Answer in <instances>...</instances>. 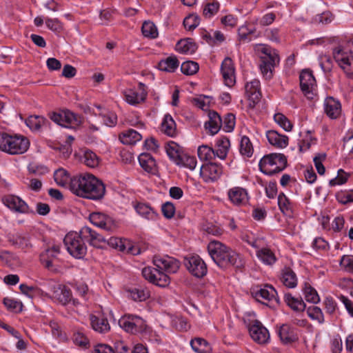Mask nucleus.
<instances>
[{
  "label": "nucleus",
  "mask_w": 353,
  "mask_h": 353,
  "mask_svg": "<svg viewBox=\"0 0 353 353\" xmlns=\"http://www.w3.org/2000/svg\"><path fill=\"white\" fill-rule=\"evenodd\" d=\"M235 125V117L233 114L229 113L224 117L223 128L225 132H232Z\"/></svg>",
  "instance_id": "62"
},
{
  "label": "nucleus",
  "mask_w": 353,
  "mask_h": 353,
  "mask_svg": "<svg viewBox=\"0 0 353 353\" xmlns=\"http://www.w3.org/2000/svg\"><path fill=\"white\" fill-rule=\"evenodd\" d=\"M219 3L218 1H213L212 3H208L204 6L203 14L206 18H211L214 15L219 9Z\"/></svg>",
  "instance_id": "58"
},
{
  "label": "nucleus",
  "mask_w": 353,
  "mask_h": 353,
  "mask_svg": "<svg viewBox=\"0 0 353 353\" xmlns=\"http://www.w3.org/2000/svg\"><path fill=\"white\" fill-rule=\"evenodd\" d=\"M260 170L272 176L283 171L287 166V158L283 154L272 153L264 156L259 163Z\"/></svg>",
  "instance_id": "5"
},
{
  "label": "nucleus",
  "mask_w": 353,
  "mask_h": 353,
  "mask_svg": "<svg viewBox=\"0 0 353 353\" xmlns=\"http://www.w3.org/2000/svg\"><path fill=\"white\" fill-rule=\"evenodd\" d=\"M276 295V291L270 285H266L264 288H261L255 293V297L259 301H261V299H263L267 301L275 300L278 302Z\"/></svg>",
  "instance_id": "31"
},
{
  "label": "nucleus",
  "mask_w": 353,
  "mask_h": 353,
  "mask_svg": "<svg viewBox=\"0 0 353 353\" xmlns=\"http://www.w3.org/2000/svg\"><path fill=\"white\" fill-rule=\"evenodd\" d=\"M179 62L175 56H170L159 62V70L168 72H174L179 67Z\"/></svg>",
  "instance_id": "32"
},
{
  "label": "nucleus",
  "mask_w": 353,
  "mask_h": 353,
  "mask_svg": "<svg viewBox=\"0 0 353 353\" xmlns=\"http://www.w3.org/2000/svg\"><path fill=\"white\" fill-rule=\"evenodd\" d=\"M121 141L125 145H133L142 139V136L136 130L130 129L119 136Z\"/></svg>",
  "instance_id": "34"
},
{
  "label": "nucleus",
  "mask_w": 353,
  "mask_h": 353,
  "mask_svg": "<svg viewBox=\"0 0 353 353\" xmlns=\"http://www.w3.org/2000/svg\"><path fill=\"white\" fill-rule=\"evenodd\" d=\"M103 119V122L106 126L112 127L117 124V117L115 113L108 112L105 114H100Z\"/></svg>",
  "instance_id": "61"
},
{
  "label": "nucleus",
  "mask_w": 353,
  "mask_h": 353,
  "mask_svg": "<svg viewBox=\"0 0 353 353\" xmlns=\"http://www.w3.org/2000/svg\"><path fill=\"white\" fill-rule=\"evenodd\" d=\"M191 347L197 353H209L210 348L208 343L203 339L196 338L191 341Z\"/></svg>",
  "instance_id": "43"
},
{
  "label": "nucleus",
  "mask_w": 353,
  "mask_h": 353,
  "mask_svg": "<svg viewBox=\"0 0 353 353\" xmlns=\"http://www.w3.org/2000/svg\"><path fill=\"white\" fill-rule=\"evenodd\" d=\"M46 119L41 116H30L25 121L26 125L32 130H40Z\"/></svg>",
  "instance_id": "45"
},
{
  "label": "nucleus",
  "mask_w": 353,
  "mask_h": 353,
  "mask_svg": "<svg viewBox=\"0 0 353 353\" xmlns=\"http://www.w3.org/2000/svg\"><path fill=\"white\" fill-rule=\"evenodd\" d=\"M278 205L280 210L284 214L291 216L292 214V205L283 193H280L278 196Z\"/></svg>",
  "instance_id": "42"
},
{
  "label": "nucleus",
  "mask_w": 353,
  "mask_h": 353,
  "mask_svg": "<svg viewBox=\"0 0 353 353\" xmlns=\"http://www.w3.org/2000/svg\"><path fill=\"white\" fill-rule=\"evenodd\" d=\"M256 256L266 265H271L276 261L274 254L268 248L259 250L256 252Z\"/></svg>",
  "instance_id": "41"
},
{
  "label": "nucleus",
  "mask_w": 353,
  "mask_h": 353,
  "mask_svg": "<svg viewBox=\"0 0 353 353\" xmlns=\"http://www.w3.org/2000/svg\"><path fill=\"white\" fill-rule=\"evenodd\" d=\"M184 265L188 271L197 278L206 275L208 268L204 261L199 255H193L184 258Z\"/></svg>",
  "instance_id": "9"
},
{
  "label": "nucleus",
  "mask_w": 353,
  "mask_h": 353,
  "mask_svg": "<svg viewBox=\"0 0 353 353\" xmlns=\"http://www.w3.org/2000/svg\"><path fill=\"white\" fill-rule=\"evenodd\" d=\"M268 142L278 148H284L288 144V137L286 135L279 134L275 130H268L266 133Z\"/></svg>",
  "instance_id": "25"
},
{
  "label": "nucleus",
  "mask_w": 353,
  "mask_h": 353,
  "mask_svg": "<svg viewBox=\"0 0 353 353\" xmlns=\"http://www.w3.org/2000/svg\"><path fill=\"white\" fill-rule=\"evenodd\" d=\"M245 88L248 99L252 102L253 104L257 103L261 97L260 81L257 79H254L248 83Z\"/></svg>",
  "instance_id": "23"
},
{
  "label": "nucleus",
  "mask_w": 353,
  "mask_h": 353,
  "mask_svg": "<svg viewBox=\"0 0 353 353\" xmlns=\"http://www.w3.org/2000/svg\"><path fill=\"white\" fill-rule=\"evenodd\" d=\"M70 189L79 196L92 200L102 199L105 192L103 182L92 174L74 176L70 180Z\"/></svg>",
  "instance_id": "1"
},
{
  "label": "nucleus",
  "mask_w": 353,
  "mask_h": 353,
  "mask_svg": "<svg viewBox=\"0 0 353 353\" xmlns=\"http://www.w3.org/2000/svg\"><path fill=\"white\" fill-rule=\"evenodd\" d=\"M307 313L310 318L316 320L319 323L324 322L323 314L320 307L314 305L309 307Z\"/></svg>",
  "instance_id": "57"
},
{
  "label": "nucleus",
  "mask_w": 353,
  "mask_h": 353,
  "mask_svg": "<svg viewBox=\"0 0 353 353\" xmlns=\"http://www.w3.org/2000/svg\"><path fill=\"white\" fill-rule=\"evenodd\" d=\"M49 118L58 125L69 128H74L82 123L81 117L68 110H61L48 114Z\"/></svg>",
  "instance_id": "8"
},
{
  "label": "nucleus",
  "mask_w": 353,
  "mask_h": 353,
  "mask_svg": "<svg viewBox=\"0 0 353 353\" xmlns=\"http://www.w3.org/2000/svg\"><path fill=\"white\" fill-rule=\"evenodd\" d=\"M249 332L252 339L259 344L266 343L270 339L268 330L258 320L250 325Z\"/></svg>",
  "instance_id": "16"
},
{
  "label": "nucleus",
  "mask_w": 353,
  "mask_h": 353,
  "mask_svg": "<svg viewBox=\"0 0 353 353\" xmlns=\"http://www.w3.org/2000/svg\"><path fill=\"white\" fill-rule=\"evenodd\" d=\"M8 241L17 248L25 251L32 247L29 237L21 234H16L9 236Z\"/></svg>",
  "instance_id": "28"
},
{
  "label": "nucleus",
  "mask_w": 353,
  "mask_h": 353,
  "mask_svg": "<svg viewBox=\"0 0 353 353\" xmlns=\"http://www.w3.org/2000/svg\"><path fill=\"white\" fill-rule=\"evenodd\" d=\"M154 265L159 270L167 273H176L180 267V263L176 259L165 256L155 255L153 259Z\"/></svg>",
  "instance_id": "12"
},
{
  "label": "nucleus",
  "mask_w": 353,
  "mask_h": 353,
  "mask_svg": "<svg viewBox=\"0 0 353 353\" xmlns=\"http://www.w3.org/2000/svg\"><path fill=\"white\" fill-rule=\"evenodd\" d=\"M143 34L149 38L154 39L158 36V31L156 26L151 21H145L141 28Z\"/></svg>",
  "instance_id": "48"
},
{
  "label": "nucleus",
  "mask_w": 353,
  "mask_h": 353,
  "mask_svg": "<svg viewBox=\"0 0 353 353\" xmlns=\"http://www.w3.org/2000/svg\"><path fill=\"white\" fill-rule=\"evenodd\" d=\"M281 281L285 286L289 288H294L297 285L296 275L289 267H285L282 270Z\"/></svg>",
  "instance_id": "30"
},
{
  "label": "nucleus",
  "mask_w": 353,
  "mask_h": 353,
  "mask_svg": "<svg viewBox=\"0 0 353 353\" xmlns=\"http://www.w3.org/2000/svg\"><path fill=\"white\" fill-rule=\"evenodd\" d=\"M197 154L201 161L209 163L216 157L214 150L207 145L199 146L197 150Z\"/></svg>",
  "instance_id": "37"
},
{
  "label": "nucleus",
  "mask_w": 353,
  "mask_h": 353,
  "mask_svg": "<svg viewBox=\"0 0 353 353\" xmlns=\"http://www.w3.org/2000/svg\"><path fill=\"white\" fill-rule=\"evenodd\" d=\"M199 64L192 61L183 62L181 65V71L186 75H192L199 70Z\"/></svg>",
  "instance_id": "52"
},
{
  "label": "nucleus",
  "mask_w": 353,
  "mask_h": 353,
  "mask_svg": "<svg viewBox=\"0 0 353 353\" xmlns=\"http://www.w3.org/2000/svg\"><path fill=\"white\" fill-rule=\"evenodd\" d=\"M176 164L178 165L184 166L190 170H194L196 165V160L194 157L182 154L179 161H178Z\"/></svg>",
  "instance_id": "53"
},
{
  "label": "nucleus",
  "mask_w": 353,
  "mask_h": 353,
  "mask_svg": "<svg viewBox=\"0 0 353 353\" xmlns=\"http://www.w3.org/2000/svg\"><path fill=\"white\" fill-rule=\"evenodd\" d=\"M350 174L345 172L343 170L340 169L338 171V175L330 181V185L334 186L336 185H342L347 182Z\"/></svg>",
  "instance_id": "60"
},
{
  "label": "nucleus",
  "mask_w": 353,
  "mask_h": 353,
  "mask_svg": "<svg viewBox=\"0 0 353 353\" xmlns=\"http://www.w3.org/2000/svg\"><path fill=\"white\" fill-rule=\"evenodd\" d=\"M208 253L213 261L221 268L231 266L241 270L245 261L241 254L218 241H211L208 245Z\"/></svg>",
  "instance_id": "2"
},
{
  "label": "nucleus",
  "mask_w": 353,
  "mask_h": 353,
  "mask_svg": "<svg viewBox=\"0 0 353 353\" xmlns=\"http://www.w3.org/2000/svg\"><path fill=\"white\" fill-rule=\"evenodd\" d=\"M337 201L343 204L353 202V190L350 192H341L336 194Z\"/></svg>",
  "instance_id": "64"
},
{
  "label": "nucleus",
  "mask_w": 353,
  "mask_h": 353,
  "mask_svg": "<svg viewBox=\"0 0 353 353\" xmlns=\"http://www.w3.org/2000/svg\"><path fill=\"white\" fill-rule=\"evenodd\" d=\"M222 167L216 163H208L200 169V174L205 182L215 181L222 174Z\"/></svg>",
  "instance_id": "18"
},
{
  "label": "nucleus",
  "mask_w": 353,
  "mask_h": 353,
  "mask_svg": "<svg viewBox=\"0 0 353 353\" xmlns=\"http://www.w3.org/2000/svg\"><path fill=\"white\" fill-rule=\"evenodd\" d=\"M89 219L93 225L107 231H113L117 228V224L112 217L101 212L91 213Z\"/></svg>",
  "instance_id": "17"
},
{
  "label": "nucleus",
  "mask_w": 353,
  "mask_h": 353,
  "mask_svg": "<svg viewBox=\"0 0 353 353\" xmlns=\"http://www.w3.org/2000/svg\"><path fill=\"white\" fill-rule=\"evenodd\" d=\"M300 86L302 92L307 98H312L313 90L316 86V79L312 71L305 70L300 74Z\"/></svg>",
  "instance_id": "19"
},
{
  "label": "nucleus",
  "mask_w": 353,
  "mask_h": 353,
  "mask_svg": "<svg viewBox=\"0 0 353 353\" xmlns=\"http://www.w3.org/2000/svg\"><path fill=\"white\" fill-rule=\"evenodd\" d=\"M130 292L132 299L136 301H143L150 296V292L142 288H134Z\"/></svg>",
  "instance_id": "54"
},
{
  "label": "nucleus",
  "mask_w": 353,
  "mask_h": 353,
  "mask_svg": "<svg viewBox=\"0 0 353 353\" xmlns=\"http://www.w3.org/2000/svg\"><path fill=\"white\" fill-rule=\"evenodd\" d=\"M48 294L54 301L65 305L70 303H72L76 305L79 302L72 298V292L66 285L59 284L54 281L50 280L47 282Z\"/></svg>",
  "instance_id": "6"
},
{
  "label": "nucleus",
  "mask_w": 353,
  "mask_h": 353,
  "mask_svg": "<svg viewBox=\"0 0 353 353\" xmlns=\"http://www.w3.org/2000/svg\"><path fill=\"white\" fill-rule=\"evenodd\" d=\"M79 234L83 241L88 242L91 246L97 248H103L106 245L105 239L90 227H83L80 230Z\"/></svg>",
  "instance_id": "14"
},
{
  "label": "nucleus",
  "mask_w": 353,
  "mask_h": 353,
  "mask_svg": "<svg viewBox=\"0 0 353 353\" xmlns=\"http://www.w3.org/2000/svg\"><path fill=\"white\" fill-rule=\"evenodd\" d=\"M257 50L261 53L259 65L261 73L266 79H271L275 66L279 63V56L276 50L266 45L260 44Z\"/></svg>",
  "instance_id": "4"
},
{
  "label": "nucleus",
  "mask_w": 353,
  "mask_h": 353,
  "mask_svg": "<svg viewBox=\"0 0 353 353\" xmlns=\"http://www.w3.org/2000/svg\"><path fill=\"white\" fill-rule=\"evenodd\" d=\"M54 179L55 182L60 186H65L72 179L67 171L63 168H59L54 172Z\"/></svg>",
  "instance_id": "47"
},
{
  "label": "nucleus",
  "mask_w": 353,
  "mask_h": 353,
  "mask_svg": "<svg viewBox=\"0 0 353 353\" xmlns=\"http://www.w3.org/2000/svg\"><path fill=\"white\" fill-rule=\"evenodd\" d=\"M176 50L181 53L193 54L197 49L195 43L192 39H185L179 41L176 45Z\"/></svg>",
  "instance_id": "35"
},
{
  "label": "nucleus",
  "mask_w": 353,
  "mask_h": 353,
  "mask_svg": "<svg viewBox=\"0 0 353 353\" xmlns=\"http://www.w3.org/2000/svg\"><path fill=\"white\" fill-rule=\"evenodd\" d=\"M304 294L305 298L308 302L317 303L320 301L316 291L307 283L305 284Z\"/></svg>",
  "instance_id": "55"
},
{
  "label": "nucleus",
  "mask_w": 353,
  "mask_h": 353,
  "mask_svg": "<svg viewBox=\"0 0 353 353\" xmlns=\"http://www.w3.org/2000/svg\"><path fill=\"white\" fill-rule=\"evenodd\" d=\"M141 167L147 172L155 174L157 171L156 161L149 153H142L139 156Z\"/></svg>",
  "instance_id": "26"
},
{
  "label": "nucleus",
  "mask_w": 353,
  "mask_h": 353,
  "mask_svg": "<svg viewBox=\"0 0 353 353\" xmlns=\"http://www.w3.org/2000/svg\"><path fill=\"white\" fill-rule=\"evenodd\" d=\"M285 301L294 311L303 312L305 309V304L303 301L294 298L291 294L285 295Z\"/></svg>",
  "instance_id": "40"
},
{
  "label": "nucleus",
  "mask_w": 353,
  "mask_h": 353,
  "mask_svg": "<svg viewBox=\"0 0 353 353\" xmlns=\"http://www.w3.org/2000/svg\"><path fill=\"white\" fill-rule=\"evenodd\" d=\"M216 145L218 149L214 150L216 156L220 159H225L230 145V140L227 137H223L217 141Z\"/></svg>",
  "instance_id": "39"
},
{
  "label": "nucleus",
  "mask_w": 353,
  "mask_h": 353,
  "mask_svg": "<svg viewBox=\"0 0 353 353\" xmlns=\"http://www.w3.org/2000/svg\"><path fill=\"white\" fill-rule=\"evenodd\" d=\"M200 23V18L198 15L192 14L186 17L183 20V26L188 30H193Z\"/></svg>",
  "instance_id": "56"
},
{
  "label": "nucleus",
  "mask_w": 353,
  "mask_h": 353,
  "mask_svg": "<svg viewBox=\"0 0 353 353\" xmlns=\"http://www.w3.org/2000/svg\"><path fill=\"white\" fill-rule=\"evenodd\" d=\"M136 212L143 218L148 220H154L157 217L156 212L148 205L139 203L134 206Z\"/></svg>",
  "instance_id": "33"
},
{
  "label": "nucleus",
  "mask_w": 353,
  "mask_h": 353,
  "mask_svg": "<svg viewBox=\"0 0 353 353\" xmlns=\"http://www.w3.org/2000/svg\"><path fill=\"white\" fill-rule=\"evenodd\" d=\"M253 146L250 139L243 136L240 143V152L242 155L250 157L253 154Z\"/></svg>",
  "instance_id": "49"
},
{
  "label": "nucleus",
  "mask_w": 353,
  "mask_h": 353,
  "mask_svg": "<svg viewBox=\"0 0 353 353\" xmlns=\"http://www.w3.org/2000/svg\"><path fill=\"white\" fill-rule=\"evenodd\" d=\"M324 110L330 118L336 119L341 112V103L332 97H327L324 102Z\"/></svg>",
  "instance_id": "22"
},
{
  "label": "nucleus",
  "mask_w": 353,
  "mask_h": 353,
  "mask_svg": "<svg viewBox=\"0 0 353 353\" xmlns=\"http://www.w3.org/2000/svg\"><path fill=\"white\" fill-rule=\"evenodd\" d=\"M334 60L349 77L353 76V57L348 54L341 47L333 50Z\"/></svg>",
  "instance_id": "13"
},
{
  "label": "nucleus",
  "mask_w": 353,
  "mask_h": 353,
  "mask_svg": "<svg viewBox=\"0 0 353 353\" xmlns=\"http://www.w3.org/2000/svg\"><path fill=\"white\" fill-rule=\"evenodd\" d=\"M221 71L225 85L231 88L235 84L234 67L232 60L226 57L222 62Z\"/></svg>",
  "instance_id": "21"
},
{
  "label": "nucleus",
  "mask_w": 353,
  "mask_h": 353,
  "mask_svg": "<svg viewBox=\"0 0 353 353\" xmlns=\"http://www.w3.org/2000/svg\"><path fill=\"white\" fill-rule=\"evenodd\" d=\"M161 131L166 135L174 137L176 135V125L172 116L167 114L164 116L161 125Z\"/></svg>",
  "instance_id": "29"
},
{
  "label": "nucleus",
  "mask_w": 353,
  "mask_h": 353,
  "mask_svg": "<svg viewBox=\"0 0 353 353\" xmlns=\"http://www.w3.org/2000/svg\"><path fill=\"white\" fill-rule=\"evenodd\" d=\"M340 265L345 268V270L353 274V256L344 255L342 256Z\"/></svg>",
  "instance_id": "63"
},
{
  "label": "nucleus",
  "mask_w": 353,
  "mask_h": 353,
  "mask_svg": "<svg viewBox=\"0 0 353 353\" xmlns=\"http://www.w3.org/2000/svg\"><path fill=\"white\" fill-rule=\"evenodd\" d=\"M208 116L209 120L205 122V128L210 134L214 135L219 131L222 125V120L219 114L214 111L210 112Z\"/></svg>",
  "instance_id": "27"
},
{
  "label": "nucleus",
  "mask_w": 353,
  "mask_h": 353,
  "mask_svg": "<svg viewBox=\"0 0 353 353\" xmlns=\"http://www.w3.org/2000/svg\"><path fill=\"white\" fill-rule=\"evenodd\" d=\"M142 275L146 280L159 287L164 288L170 283V277L157 268L145 267L142 270Z\"/></svg>",
  "instance_id": "11"
},
{
  "label": "nucleus",
  "mask_w": 353,
  "mask_h": 353,
  "mask_svg": "<svg viewBox=\"0 0 353 353\" xmlns=\"http://www.w3.org/2000/svg\"><path fill=\"white\" fill-rule=\"evenodd\" d=\"M30 146L29 140L23 136L0 134V150L10 154H20L26 152Z\"/></svg>",
  "instance_id": "3"
},
{
  "label": "nucleus",
  "mask_w": 353,
  "mask_h": 353,
  "mask_svg": "<svg viewBox=\"0 0 353 353\" xmlns=\"http://www.w3.org/2000/svg\"><path fill=\"white\" fill-rule=\"evenodd\" d=\"M139 90L140 91L139 93L133 89H128L124 91L125 99L128 103L136 105L145 101L148 96L146 85L140 82L139 83Z\"/></svg>",
  "instance_id": "20"
},
{
  "label": "nucleus",
  "mask_w": 353,
  "mask_h": 353,
  "mask_svg": "<svg viewBox=\"0 0 353 353\" xmlns=\"http://www.w3.org/2000/svg\"><path fill=\"white\" fill-rule=\"evenodd\" d=\"M2 202L11 210L21 214L33 212L30 210L28 204L17 196L9 194L2 198Z\"/></svg>",
  "instance_id": "15"
},
{
  "label": "nucleus",
  "mask_w": 353,
  "mask_h": 353,
  "mask_svg": "<svg viewBox=\"0 0 353 353\" xmlns=\"http://www.w3.org/2000/svg\"><path fill=\"white\" fill-rule=\"evenodd\" d=\"M279 335L284 343H291L296 340L293 330L288 325H282L279 330Z\"/></svg>",
  "instance_id": "38"
},
{
  "label": "nucleus",
  "mask_w": 353,
  "mask_h": 353,
  "mask_svg": "<svg viewBox=\"0 0 353 353\" xmlns=\"http://www.w3.org/2000/svg\"><path fill=\"white\" fill-rule=\"evenodd\" d=\"M68 252L74 258L82 259L86 254L87 247L79 233L69 232L63 239Z\"/></svg>",
  "instance_id": "7"
},
{
  "label": "nucleus",
  "mask_w": 353,
  "mask_h": 353,
  "mask_svg": "<svg viewBox=\"0 0 353 353\" xmlns=\"http://www.w3.org/2000/svg\"><path fill=\"white\" fill-rule=\"evenodd\" d=\"M3 303L7 309L12 312L19 313L22 311L23 304L21 301L6 297L3 299Z\"/></svg>",
  "instance_id": "50"
},
{
  "label": "nucleus",
  "mask_w": 353,
  "mask_h": 353,
  "mask_svg": "<svg viewBox=\"0 0 353 353\" xmlns=\"http://www.w3.org/2000/svg\"><path fill=\"white\" fill-rule=\"evenodd\" d=\"M90 320L93 329L97 332H105L110 329V326L106 318L92 315L90 317Z\"/></svg>",
  "instance_id": "36"
},
{
  "label": "nucleus",
  "mask_w": 353,
  "mask_h": 353,
  "mask_svg": "<svg viewBox=\"0 0 353 353\" xmlns=\"http://www.w3.org/2000/svg\"><path fill=\"white\" fill-rule=\"evenodd\" d=\"M325 159L326 154L325 153H319L313 159L314 166L320 175H323L325 172V168L323 165V161H324Z\"/></svg>",
  "instance_id": "59"
},
{
  "label": "nucleus",
  "mask_w": 353,
  "mask_h": 353,
  "mask_svg": "<svg viewBox=\"0 0 353 353\" xmlns=\"http://www.w3.org/2000/svg\"><path fill=\"white\" fill-rule=\"evenodd\" d=\"M82 162H83L87 166L94 168L99 165V159L97 155L91 150H85L81 158Z\"/></svg>",
  "instance_id": "44"
},
{
  "label": "nucleus",
  "mask_w": 353,
  "mask_h": 353,
  "mask_svg": "<svg viewBox=\"0 0 353 353\" xmlns=\"http://www.w3.org/2000/svg\"><path fill=\"white\" fill-rule=\"evenodd\" d=\"M119 324L125 331L136 334L145 330V321L137 316L125 315L119 321Z\"/></svg>",
  "instance_id": "10"
},
{
  "label": "nucleus",
  "mask_w": 353,
  "mask_h": 353,
  "mask_svg": "<svg viewBox=\"0 0 353 353\" xmlns=\"http://www.w3.org/2000/svg\"><path fill=\"white\" fill-rule=\"evenodd\" d=\"M274 121L287 132L291 131L292 124L290 121L282 113H276L274 116Z\"/></svg>",
  "instance_id": "51"
},
{
  "label": "nucleus",
  "mask_w": 353,
  "mask_h": 353,
  "mask_svg": "<svg viewBox=\"0 0 353 353\" xmlns=\"http://www.w3.org/2000/svg\"><path fill=\"white\" fill-rule=\"evenodd\" d=\"M166 152L168 157L172 159L175 163L179 161L180 157L182 154H180L179 150V145L174 143V141H170L168 143L165 147Z\"/></svg>",
  "instance_id": "46"
},
{
  "label": "nucleus",
  "mask_w": 353,
  "mask_h": 353,
  "mask_svg": "<svg viewBox=\"0 0 353 353\" xmlns=\"http://www.w3.org/2000/svg\"><path fill=\"white\" fill-rule=\"evenodd\" d=\"M228 196L232 203L236 205L245 204L248 201L247 191L240 187H235L228 192Z\"/></svg>",
  "instance_id": "24"
}]
</instances>
